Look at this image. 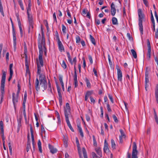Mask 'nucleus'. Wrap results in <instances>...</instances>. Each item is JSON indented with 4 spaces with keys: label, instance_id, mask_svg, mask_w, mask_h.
I'll return each instance as SVG.
<instances>
[{
    "label": "nucleus",
    "instance_id": "nucleus-1",
    "mask_svg": "<svg viewBox=\"0 0 158 158\" xmlns=\"http://www.w3.org/2000/svg\"><path fill=\"white\" fill-rule=\"evenodd\" d=\"M35 84V89L37 91L40 89L43 91L46 90L47 87V84L45 76H41L40 78H39V81L38 79L37 78Z\"/></svg>",
    "mask_w": 158,
    "mask_h": 158
},
{
    "label": "nucleus",
    "instance_id": "nucleus-2",
    "mask_svg": "<svg viewBox=\"0 0 158 158\" xmlns=\"http://www.w3.org/2000/svg\"><path fill=\"white\" fill-rule=\"evenodd\" d=\"M38 38V46L39 50V56H43V50H44V47H45V39L43 32L42 33L41 38L40 34H39Z\"/></svg>",
    "mask_w": 158,
    "mask_h": 158
},
{
    "label": "nucleus",
    "instance_id": "nucleus-3",
    "mask_svg": "<svg viewBox=\"0 0 158 158\" xmlns=\"http://www.w3.org/2000/svg\"><path fill=\"white\" fill-rule=\"evenodd\" d=\"M31 0H28V7L27 8V13L28 18V21L29 23V29L31 30L33 28V17L31 15H29V11H30L31 10Z\"/></svg>",
    "mask_w": 158,
    "mask_h": 158
},
{
    "label": "nucleus",
    "instance_id": "nucleus-4",
    "mask_svg": "<svg viewBox=\"0 0 158 158\" xmlns=\"http://www.w3.org/2000/svg\"><path fill=\"white\" fill-rule=\"evenodd\" d=\"M2 80L1 81V95H4V85L6 77V72L2 71Z\"/></svg>",
    "mask_w": 158,
    "mask_h": 158
},
{
    "label": "nucleus",
    "instance_id": "nucleus-5",
    "mask_svg": "<svg viewBox=\"0 0 158 158\" xmlns=\"http://www.w3.org/2000/svg\"><path fill=\"white\" fill-rule=\"evenodd\" d=\"M137 145L135 142L133 143L132 158H138L137 155L138 152L137 150Z\"/></svg>",
    "mask_w": 158,
    "mask_h": 158
},
{
    "label": "nucleus",
    "instance_id": "nucleus-6",
    "mask_svg": "<svg viewBox=\"0 0 158 158\" xmlns=\"http://www.w3.org/2000/svg\"><path fill=\"white\" fill-rule=\"evenodd\" d=\"M116 69L117 70L118 79V81H122V71L119 69L118 66H116Z\"/></svg>",
    "mask_w": 158,
    "mask_h": 158
},
{
    "label": "nucleus",
    "instance_id": "nucleus-7",
    "mask_svg": "<svg viewBox=\"0 0 158 158\" xmlns=\"http://www.w3.org/2000/svg\"><path fill=\"white\" fill-rule=\"evenodd\" d=\"M148 71H146L145 74V89L146 91H147V88L148 86V85L147 84L148 83H149V77H148Z\"/></svg>",
    "mask_w": 158,
    "mask_h": 158
},
{
    "label": "nucleus",
    "instance_id": "nucleus-8",
    "mask_svg": "<svg viewBox=\"0 0 158 158\" xmlns=\"http://www.w3.org/2000/svg\"><path fill=\"white\" fill-rule=\"evenodd\" d=\"M67 56L68 58V60L70 62L71 64L72 65L73 64V62H74L75 64H76V62H77L76 57H75L73 59V60L72 61V59L69 53V52H67Z\"/></svg>",
    "mask_w": 158,
    "mask_h": 158
},
{
    "label": "nucleus",
    "instance_id": "nucleus-9",
    "mask_svg": "<svg viewBox=\"0 0 158 158\" xmlns=\"http://www.w3.org/2000/svg\"><path fill=\"white\" fill-rule=\"evenodd\" d=\"M138 12L139 16V21H143V19L144 18V15L142 13V10L141 9H139Z\"/></svg>",
    "mask_w": 158,
    "mask_h": 158
},
{
    "label": "nucleus",
    "instance_id": "nucleus-10",
    "mask_svg": "<svg viewBox=\"0 0 158 158\" xmlns=\"http://www.w3.org/2000/svg\"><path fill=\"white\" fill-rule=\"evenodd\" d=\"M57 89L58 91V93L59 95V99L60 104H62V94L60 92V89L59 87V86H57Z\"/></svg>",
    "mask_w": 158,
    "mask_h": 158
},
{
    "label": "nucleus",
    "instance_id": "nucleus-11",
    "mask_svg": "<svg viewBox=\"0 0 158 158\" xmlns=\"http://www.w3.org/2000/svg\"><path fill=\"white\" fill-rule=\"evenodd\" d=\"M57 43L59 51L61 52H64V48L60 40L57 41Z\"/></svg>",
    "mask_w": 158,
    "mask_h": 158
},
{
    "label": "nucleus",
    "instance_id": "nucleus-12",
    "mask_svg": "<svg viewBox=\"0 0 158 158\" xmlns=\"http://www.w3.org/2000/svg\"><path fill=\"white\" fill-rule=\"evenodd\" d=\"M103 150L104 152L106 153H108L109 151L108 145L106 139L105 140Z\"/></svg>",
    "mask_w": 158,
    "mask_h": 158
},
{
    "label": "nucleus",
    "instance_id": "nucleus-13",
    "mask_svg": "<svg viewBox=\"0 0 158 158\" xmlns=\"http://www.w3.org/2000/svg\"><path fill=\"white\" fill-rule=\"evenodd\" d=\"M70 109H64V115L65 117V120H67L69 119V116L70 115Z\"/></svg>",
    "mask_w": 158,
    "mask_h": 158
},
{
    "label": "nucleus",
    "instance_id": "nucleus-14",
    "mask_svg": "<svg viewBox=\"0 0 158 158\" xmlns=\"http://www.w3.org/2000/svg\"><path fill=\"white\" fill-rule=\"evenodd\" d=\"M48 147L51 152L52 154L55 153L57 152V150L56 148H54L52 146L49 144Z\"/></svg>",
    "mask_w": 158,
    "mask_h": 158
},
{
    "label": "nucleus",
    "instance_id": "nucleus-15",
    "mask_svg": "<svg viewBox=\"0 0 158 158\" xmlns=\"http://www.w3.org/2000/svg\"><path fill=\"white\" fill-rule=\"evenodd\" d=\"M41 66H40L39 65V63H37V74H38L39 76V78H40V77L41 76L43 75L44 76H45L44 74H42L41 73Z\"/></svg>",
    "mask_w": 158,
    "mask_h": 158
},
{
    "label": "nucleus",
    "instance_id": "nucleus-16",
    "mask_svg": "<svg viewBox=\"0 0 158 158\" xmlns=\"http://www.w3.org/2000/svg\"><path fill=\"white\" fill-rule=\"evenodd\" d=\"M43 56H39V61L37 60V63H39V65L41 67H42L43 65V61L42 59Z\"/></svg>",
    "mask_w": 158,
    "mask_h": 158
},
{
    "label": "nucleus",
    "instance_id": "nucleus-17",
    "mask_svg": "<svg viewBox=\"0 0 158 158\" xmlns=\"http://www.w3.org/2000/svg\"><path fill=\"white\" fill-rule=\"evenodd\" d=\"M95 150L99 156L100 157H102V153L101 151V148H97L95 149Z\"/></svg>",
    "mask_w": 158,
    "mask_h": 158
},
{
    "label": "nucleus",
    "instance_id": "nucleus-18",
    "mask_svg": "<svg viewBox=\"0 0 158 158\" xmlns=\"http://www.w3.org/2000/svg\"><path fill=\"white\" fill-rule=\"evenodd\" d=\"M143 21H139V29L142 35L143 34V26L142 24Z\"/></svg>",
    "mask_w": 158,
    "mask_h": 158
},
{
    "label": "nucleus",
    "instance_id": "nucleus-19",
    "mask_svg": "<svg viewBox=\"0 0 158 158\" xmlns=\"http://www.w3.org/2000/svg\"><path fill=\"white\" fill-rule=\"evenodd\" d=\"M78 130L80 133L81 136L83 137L84 136L83 133L82 131V129L81 127L80 124L77 125Z\"/></svg>",
    "mask_w": 158,
    "mask_h": 158
},
{
    "label": "nucleus",
    "instance_id": "nucleus-20",
    "mask_svg": "<svg viewBox=\"0 0 158 158\" xmlns=\"http://www.w3.org/2000/svg\"><path fill=\"white\" fill-rule=\"evenodd\" d=\"M15 94L14 93L12 94V97H13V102L14 105V106L15 109V104L17 102V98L15 97Z\"/></svg>",
    "mask_w": 158,
    "mask_h": 158
},
{
    "label": "nucleus",
    "instance_id": "nucleus-21",
    "mask_svg": "<svg viewBox=\"0 0 158 158\" xmlns=\"http://www.w3.org/2000/svg\"><path fill=\"white\" fill-rule=\"evenodd\" d=\"M13 47L14 50L15 51L16 45V38L15 35H13Z\"/></svg>",
    "mask_w": 158,
    "mask_h": 158
},
{
    "label": "nucleus",
    "instance_id": "nucleus-22",
    "mask_svg": "<svg viewBox=\"0 0 158 158\" xmlns=\"http://www.w3.org/2000/svg\"><path fill=\"white\" fill-rule=\"evenodd\" d=\"M31 137L32 139V145H33V150L34 151H35V140L34 139V136L33 135V133L32 132H31Z\"/></svg>",
    "mask_w": 158,
    "mask_h": 158
},
{
    "label": "nucleus",
    "instance_id": "nucleus-23",
    "mask_svg": "<svg viewBox=\"0 0 158 158\" xmlns=\"http://www.w3.org/2000/svg\"><path fill=\"white\" fill-rule=\"evenodd\" d=\"M155 96L156 102L158 104V85L156 86L155 90Z\"/></svg>",
    "mask_w": 158,
    "mask_h": 158
},
{
    "label": "nucleus",
    "instance_id": "nucleus-24",
    "mask_svg": "<svg viewBox=\"0 0 158 158\" xmlns=\"http://www.w3.org/2000/svg\"><path fill=\"white\" fill-rule=\"evenodd\" d=\"M112 23L114 25H117L118 24L117 19L115 17H113L112 19Z\"/></svg>",
    "mask_w": 158,
    "mask_h": 158
},
{
    "label": "nucleus",
    "instance_id": "nucleus-25",
    "mask_svg": "<svg viewBox=\"0 0 158 158\" xmlns=\"http://www.w3.org/2000/svg\"><path fill=\"white\" fill-rule=\"evenodd\" d=\"M38 146L39 151L40 153H42V150L41 148V143L40 140H39L38 142Z\"/></svg>",
    "mask_w": 158,
    "mask_h": 158
},
{
    "label": "nucleus",
    "instance_id": "nucleus-26",
    "mask_svg": "<svg viewBox=\"0 0 158 158\" xmlns=\"http://www.w3.org/2000/svg\"><path fill=\"white\" fill-rule=\"evenodd\" d=\"M66 121L67 123V124L68 126L69 127V128L71 130V131L73 132L74 131V130H73V127H72V126L70 124V123L69 122V120L67 119V120H66Z\"/></svg>",
    "mask_w": 158,
    "mask_h": 158
},
{
    "label": "nucleus",
    "instance_id": "nucleus-27",
    "mask_svg": "<svg viewBox=\"0 0 158 158\" xmlns=\"http://www.w3.org/2000/svg\"><path fill=\"white\" fill-rule=\"evenodd\" d=\"M131 52L134 58L135 59L137 58V56L136 52L133 49H131Z\"/></svg>",
    "mask_w": 158,
    "mask_h": 158
},
{
    "label": "nucleus",
    "instance_id": "nucleus-28",
    "mask_svg": "<svg viewBox=\"0 0 158 158\" xmlns=\"http://www.w3.org/2000/svg\"><path fill=\"white\" fill-rule=\"evenodd\" d=\"M0 12L2 15L3 17L4 16V14L3 10V7L2 4V3L1 2V0H0Z\"/></svg>",
    "mask_w": 158,
    "mask_h": 158
},
{
    "label": "nucleus",
    "instance_id": "nucleus-29",
    "mask_svg": "<svg viewBox=\"0 0 158 158\" xmlns=\"http://www.w3.org/2000/svg\"><path fill=\"white\" fill-rule=\"evenodd\" d=\"M90 39L92 43L94 45H96L95 41L94 38L91 35H89Z\"/></svg>",
    "mask_w": 158,
    "mask_h": 158
},
{
    "label": "nucleus",
    "instance_id": "nucleus-30",
    "mask_svg": "<svg viewBox=\"0 0 158 158\" xmlns=\"http://www.w3.org/2000/svg\"><path fill=\"white\" fill-rule=\"evenodd\" d=\"M82 151L84 158H88L87 154L85 148H82Z\"/></svg>",
    "mask_w": 158,
    "mask_h": 158
},
{
    "label": "nucleus",
    "instance_id": "nucleus-31",
    "mask_svg": "<svg viewBox=\"0 0 158 158\" xmlns=\"http://www.w3.org/2000/svg\"><path fill=\"white\" fill-rule=\"evenodd\" d=\"M111 145L112 148L113 149H115L116 145L114 140L113 139H111Z\"/></svg>",
    "mask_w": 158,
    "mask_h": 158
},
{
    "label": "nucleus",
    "instance_id": "nucleus-32",
    "mask_svg": "<svg viewBox=\"0 0 158 158\" xmlns=\"http://www.w3.org/2000/svg\"><path fill=\"white\" fill-rule=\"evenodd\" d=\"M85 82L86 83L87 86L88 87L90 88V86H91V84L89 82V80L87 78H85Z\"/></svg>",
    "mask_w": 158,
    "mask_h": 158
},
{
    "label": "nucleus",
    "instance_id": "nucleus-33",
    "mask_svg": "<svg viewBox=\"0 0 158 158\" xmlns=\"http://www.w3.org/2000/svg\"><path fill=\"white\" fill-rule=\"evenodd\" d=\"M91 155L93 158H101L100 156H98L94 152H92Z\"/></svg>",
    "mask_w": 158,
    "mask_h": 158
},
{
    "label": "nucleus",
    "instance_id": "nucleus-34",
    "mask_svg": "<svg viewBox=\"0 0 158 158\" xmlns=\"http://www.w3.org/2000/svg\"><path fill=\"white\" fill-rule=\"evenodd\" d=\"M93 93V90L88 91L86 92L85 95L89 97Z\"/></svg>",
    "mask_w": 158,
    "mask_h": 158
},
{
    "label": "nucleus",
    "instance_id": "nucleus-35",
    "mask_svg": "<svg viewBox=\"0 0 158 158\" xmlns=\"http://www.w3.org/2000/svg\"><path fill=\"white\" fill-rule=\"evenodd\" d=\"M31 148V146L30 143L29 142H27V146L26 148V151L27 152H28L29 151L30 149Z\"/></svg>",
    "mask_w": 158,
    "mask_h": 158
},
{
    "label": "nucleus",
    "instance_id": "nucleus-36",
    "mask_svg": "<svg viewBox=\"0 0 158 158\" xmlns=\"http://www.w3.org/2000/svg\"><path fill=\"white\" fill-rule=\"evenodd\" d=\"M61 65L62 67L64 69H65L66 68L67 66L64 60H63L62 63L61 64Z\"/></svg>",
    "mask_w": 158,
    "mask_h": 158
},
{
    "label": "nucleus",
    "instance_id": "nucleus-37",
    "mask_svg": "<svg viewBox=\"0 0 158 158\" xmlns=\"http://www.w3.org/2000/svg\"><path fill=\"white\" fill-rule=\"evenodd\" d=\"M77 148H78V150L79 152V155H80V158H83L82 157H81V155L80 153V151L81 150V148L80 147V144H79V143L77 144Z\"/></svg>",
    "mask_w": 158,
    "mask_h": 158
},
{
    "label": "nucleus",
    "instance_id": "nucleus-38",
    "mask_svg": "<svg viewBox=\"0 0 158 158\" xmlns=\"http://www.w3.org/2000/svg\"><path fill=\"white\" fill-rule=\"evenodd\" d=\"M106 107L108 111L109 112H111L112 111V110L110 108V106L108 103H106Z\"/></svg>",
    "mask_w": 158,
    "mask_h": 158
},
{
    "label": "nucleus",
    "instance_id": "nucleus-39",
    "mask_svg": "<svg viewBox=\"0 0 158 158\" xmlns=\"http://www.w3.org/2000/svg\"><path fill=\"white\" fill-rule=\"evenodd\" d=\"M116 9H111V14L112 16H114L116 13Z\"/></svg>",
    "mask_w": 158,
    "mask_h": 158
},
{
    "label": "nucleus",
    "instance_id": "nucleus-40",
    "mask_svg": "<svg viewBox=\"0 0 158 158\" xmlns=\"http://www.w3.org/2000/svg\"><path fill=\"white\" fill-rule=\"evenodd\" d=\"M151 49H148V52L147 53V56L149 59L151 57Z\"/></svg>",
    "mask_w": 158,
    "mask_h": 158
},
{
    "label": "nucleus",
    "instance_id": "nucleus-41",
    "mask_svg": "<svg viewBox=\"0 0 158 158\" xmlns=\"http://www.w3.org/2000/svg\"><path fill=\"white\" fill-rule=\"evenodd\" d=\"M25 59V64L26 68H27L29 67L28 64V62L27 60V56H26Z\"/></svg>",
    "mask_w": 158,
    "mask_h": 158
},
{
    "label": "nucleus",
    "instance_id": "nucleus-42",
    "mask_svg": "<svg viewBox=\"0 0 158 158\" xmlns=\"http://www.w3.org/2000/svg\"><path fill=\"white\" fill-rule=\"evenodd\" d=\"M119 131L121 134V135H120V136H122V137H124V138H125L126 137V135L124 133V132H123V130L122 129H121L119 130Z\"/></svg>",
    "mask_w": 158,
    "mask_h": 158
},
{
    "label": "nucleus",
    "instance_id": "nucleus-43",
    "mask_svg": "<svg viewBox=\"0 0 158 158\" xmlns=\"http://www.w3.org/2000/svg\"><path fill=\"white\" fill-rule=\"evenodd\" d=\"M151 20L152 23H155V20L154 19L153 17V15L152 12V10L151 11Z\"/></svg>",
    "mask_w": 158,
    "mask_h": 158
},
{
    "label": "nucleus",
    "instance_id": "nucleus-44",
    "mask_svg": "<svg viewBox=\"0 0 158 158\" xmlns=\"http://www.w3.org/2000/svg\"><path fill=\"white\" fill-rule=\"evenodd\" d=\"M62 30L63 33L64 34L66 33V27L64 25L62 24Z\"/></svg>",
    "mask_w": 158,
    "mask_h": 158
},
{
    "label": "nucleus",
    "instance_id": "nucleus-45",
    "mask_svg": "<svg viewBox=\"0 0 158 158\" xmlns=\"http://www.w3.org/2000/svg\"><path fill=\"white\" fill-rule=\"evenodd\" d=\"M0 126L1 130H4L3 129V123L2 121H0Z\"/></svg>",
    "mask_w": 158,
    "mask_h": 158
},
{
    "label": "nucleus",
    "instance_id": "nucleus-46",
    "mask_svg": "<svg viewBox=\"0 0 158 158\" xmlns=\"http://www.w3.org/2000/svg\"><path fill=\"white\" fill-rule=\"evenodd\" d=\"M113 118L115 123H118V120L115 115L114 114L113 115Z\"/></svg>",
    "mask_w": 158,
    "mask_h": 158
},
{
    "label": "nucleus",
    "instance_id": "nucleus-47",
    "mask_svg": "<svg viewBox=\"0 0 158 158\" xmlns=\"http://www.w3.org/2000/svg\"><path fill=\"white\" fill-rule=\"evenodd\" d=\"M23 114L24 117L25 118V120L26 121L27 119L26 114V111H25V107H24V109H23Z\"/></svg>",
    "mask_w": 158,
    "mask_h": 158
},
{
    "label": "nucleus",
    "instance_id": "nucleus-48",
    "mask_svg": "<svg viewBox=\"0 0 158 158\" xmlns=\"http://www.w3.org/2000/svg\"><path fill=\"white\" fill-rule=\"evenodd\" d=\"M62 78H63L62 76H60L59 77V79L61 85H64V83L62 80Z\"/></svg>",
    "mask_w": 158,
    "mask_h": 158
},
{
    "label": "nucleus",
    "instance_id": "nucleus-49",
    "mask_svg": "<svg viewBox=\"0 0 158 158\" xmlns=\"http://www.w3.org/2000/svg\"><path fill=\"white\" fill-rule=\"evenodd\" d=\"M108 97L111 102L112 103H113L114 102V101L112 96L110 94H108Z\"/></svg>",
    "mask_w": 158,
    "mask_h": 158
},
{
    "label": "nucleus",
    "instance_id": "nucleus-50",
    "mask_svg": "<svg viewBox=\"0 0 158 158\" xmlns=\"http://www.w3.org/2000/svg\"><path fill=\"white\" fill-rule=\"evenodd\" d=\"M147 44L148 48V49H151V47L150 44V41L149 39L147 40Z\"/></svg>",
    "mask_w": 158,
    "mask_h": 158
},
{
    "label": "nucleus",
    "instance_id": "nucleus-51",
    "mask_svg": "<svg viewBox=\"0 0 158 158\" xmlns=\"http://www.w3.org/2000/svg\"><path fill=\"white\" fill-rule=\"evenodd\" d=\"M73 79L74 81H77V72H74V75L73 76Z\"/></svg>",
    "mask_w": 158,
    "mask_h": 158
},
{
    "label": "nucleus",
    "instance_id": "nucleus-52",
    "mask_svg": "<svg viewBox=\"0 0 158 158\" xmlns=\"http://www.w3.org/2000/svg\"><path fill=\"white\" fill-rule=\"evenodd\" d=\"M88 58L90 63V64H92L93 63V61L92 56L90 55H89L88 56Z\"/></svg>",
    "mask_w": 158,
    "mask_h": 158
},
{
    "label": "nucleus",
    "instance_id": "nucleus-53",
    "mask_svg": "<svg viewBox=\"0 0 158 158\" xmlns=\"http://www.w3.org/2000/svg\"><path fill=\"white\" fill-rule=\"evenodd\" d=\"M27 97V93H26V92L25 91V94H24V97L23 101H24V103H25L26 102Z\"/></svg>",
    "mask_w": 158,
    "mask_h": 158
},
{
    "label": "nucleus",
    "instance_id": "nucleus-54",
    "mask_svg": "<svg viewBox=\"0 0 158 158\" xmlns=\"http://www.w3.org/2000/svg\"><path fill=\"white\" fill-rule=\"evenodd\" d=\"M81 41V38L79 36H77L76 37V42L77 43H79Z\"/></svg>",
    "mask_w": 158,
    "mask_h": 158
},
{
    "label": "nucleus",
    "instance_id": "nucleus-55",
    "mask_svg": "<svg viewBox=\"0 0 158 158\" xmlns=\"http://www.w3.org/2000/svg\"><path fill=\"white\" fill-rule=\"evenodd\" d=\"M87 10L86 9H84L83 10L82 12V15H84L87 13Z\"/></svg>",
    "mask_w": 158,
    "mask_h": 158
},
{
    "label": "nucleus",
    "instance_id": "nucleus-56",
    "mask_svg": "<svg viewBox=\"0 0 158 158\" xmlns=\"http://www.w3.org/2000/svg\"><path fill=\"white\" fill-rule=\"evenodd\" d=\"M64 109H70L69 105L68 103H66V107Z\"/></svg>",
    "mask_w": 158,
    "mask_h": 158
},
{
    "label": "nucleus",
    "instance_id": "nucleus-57",
    "mask_svg": "<svg viewBox=\"0 0 158 158\" xmlns=\"http://www.w3.org/2000/svg\"><path fill=\"white\" fill-rule=\"evenodd\" d=\"M143 2L146 6H148V2L147 0H143Z\"/></svg>",
    "mask_w": 158,
    "mask_h": 158
},
{
    "label": "nucleus",
    "instance_id": "nucleus-58",
    "mask_svg": "<svg viewBox=\"0 0 158 158\" xmlns=\"http://www.w3.org/2000/svg\"><path fill=\"white\" fill-rule=\"evenodd\" d=\"M90 98L91 102L94 104L95 103V101L94 99L91 96L90 97Z\"/></svg>",
    "mask_w": 158,
    "mask_h": 158
},
{
    "label": "nucleus",
    "instance_id": "nucleus-59",
    "mask_svg": "<svg viewBox=\"0 0 158 158\" xmlns=\"http://www.w3.org/2000/svg\"><path fill=\"white\" fill-rule=\"evenodd\" d=\"M44 23L45 24V25L47 29L48 28V23L47 20H44Z\"/></svg>",
    "mask_w": 158,
    "mask_h": 158
},
{
    "label": "nucleus",
    "instance_id": "nucleus-60",
    "mask_svg": "<svg viewBox=\"0 0 158 158\" xmlns=\"http://www.w3.org/2000/svg\"><path fill=\"white\" fill-rule=\"evenodd\" d=\"M82 60H83V66L84 68H85L86 67V63L85 60V59L84 58H82Z\"/></svg>",
    "mask_w": 158,
    "mask_h": 158
},
{
    "label": "nucleus",
    "instance_id": "nucleus-61",
    "mask_svg": "<svg viewBox=\"0 0 158 158\" xmlns=\"http://www.w3.org/2000/svg\"><path fill=\"white\" fill-rule=\"evenodd\" d=\"M155 16L156 20L157 22L158 23V16L156 10L155 11Z\"/></svg>",
    "mask_w": 158,
    "mask_h": 158
},
{
    "label": "nucleus",
    "instance_id": "nucleus-62",
    "mask_svg": "<svg viewBox=\"0 0 158 158\" xmlns=\"http://www.w3.org/2000/svg\"><path fill=\"white\" fill-rule=\"evenodd\" d=\"M111 9H115V5L113 2H112L110 5Z\"/></svg>",
    "mask_w": 158,
    "mask_h": 158
},
{
    "label": "nucleus",
    "instance_id": "nucleus-63",
    "mask_svg": "<svg viewBox=\"0 0 158 158\" xmlns=\"http://www.w3.org/2000/svg\"><path fill=\"white\" fill-rule=\"evenodd\" d=\"M154 117L156 123H157V124H158V118L157 114H155V115H154Z\"/></svg>",
    "mask_w": 158,
    "mask_h": 158
},
{
    "label": "nucleus",
    "instance_id": "nucleus-64",
    "mask_svg": "<svg viewBox=\"0 0 158 158\" xmlns=\"http://www.w3.org/2000/svg\"><path fill=\"white\" fill-rule=\"evenodd\" d=\"M155 37L156 38L158 39V27L156 29V31L155 33Z\"/></svg>",
    "mask_w": 158,
    "mask_h": 158
}]
</instances>
